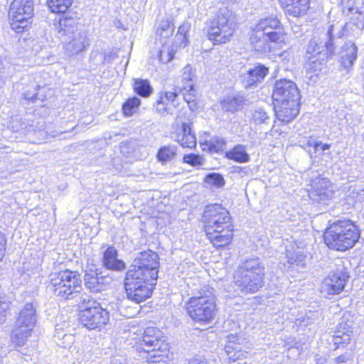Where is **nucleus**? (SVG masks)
<instances>
[{
    "label": "nucleus",
    "mask_w": 364,
    "mask_h": 364,
    "mask_svg": "<svg viewBox=\"0 0 364 364\" xmlns=\"http://www.w3.org/2000/svg\"><path fill=\"white\" fill-rule=\"evenodd\" d=\"M320 317V313L317 311L305 312L301 314L298 318H296L295 324L298 327V331L301 328L303 334H306L305 328L309 326L314 324L315 321Z\"/></svg>",
    "instance_id": "nucleus-31"
},
{
    "label": "nucleus",
    "mask_w": 364,
    "mask_h": 364,
    "mask_svg": "<svg viewBox=\"0 0 364 364\" xmlns=\"http://www.w3.org/2000/svg\"><path fill=\"white\" fill-rule=\"evenodd\" d=\"M153 343H151V342L146 343V345H148V346H152V344H153Z\"/></svg>",
    "instance_id": "nucleus-56"
},
{
    "label": "nucleus",
    "mask_w": 364,
    "mask_h": 364,
    "mask_svg": "<svg viewBox=\"0 0 364 364\" xmlns=\"http://www.w3.org/2000/svg\"><path fill=\"white\" fill-rule=\"evenodd\" d=\"M48 278V290L60 300L74 299L82 289L81 275L77 271L65 269L53 272Z\"/></svg>",
    "instance_id": "nucleus-2"
},
{
    "label": "nucleus",
    "mask_w": 364,
    "mask_h": 364,
    "mask_svg": "<svg viewBox=\"0 0 364 364\" xmlns=\"http://www.w3.org/2000/svg\"><path fill=\"white\" fill-rule=\"evenodd\" d=\"M255 28L275 43H280L285 41V31L280 21L274 16L261 18Z\"/></svg>",
    "instance_id": "nucleus-14"
},
{
    "label": "nucleus",
    "mask_w": 364,
    "mask_h": 364,
    "mask_svg": "<svg viewBox=\"0 0 364 364\" xmlns=\"http://www.w3.org/2000/svg\"><path fill=\"white\" fill-rule=\"evenodd\" d=\"M225 144V140L220 136H214L208 141L210 150L214 152L223 150Z\"/></svg>",
    "instance_id": "nucleus-48"
},
{
    "label": "nucleus",
    "mask_w": 364,
    "mask_h": 364,
    "mask_svg": "<svg viewBox=\"0 0 364 364\" xmlns=\"http://www.w3.org/2000/svg\"><path fill=\"white\" fill-rule=\"evenodd\" d=\"M341 320L334 331L333 338H340L341 341H350L353 336L352 331L353 321L348 319L346 316H343Z\"/></svg>",
    "instance_id": "nucleus-28"
},
{
    "label": "nucleus",
    "mask_w": 364,
    "mask_h": 364,
    "mask_svg": "<svg viewBox=\"0 0 364 364\" xmlns=\"http://www.w3.org/2000/svg\"><path fill=\"white\" fill-rule=\"evenodd\" d=\"M178 105V94L176 92L166 91L159 93L155 107L159 113L164 114L166 112L173 114V110Z\"/></svg>",
    "instance_id": "nucleus-22"
},
{
    "label": "nucleus",
    "mask_w": 364,
    "mask_h": 364,
    "mask_svg": "<svg viewBox=\"0 0 364 364\" xmlns=\"http://www.w3.org/2000/svg\"><path fill=\"white\" fill-rule=\"evenodd\" d=\"M55 27L59 37L64 43L68 41V38L70 36H73L79 31H83L79 29L77 20L75 18L68 17V16L60 18L58 22L55 23Z\"/></svg>",
    "instance_id": "nucleus-21"
},
{
    "label": "nucleus",
    "mask_w": 364,
    "mask_h": 364,
    "mask_svg": "<svg viewBox=\"0 0 364 364\" xmlns=\"http://www.w3.org/2000/svg\"><path fill=\"white\" fill-rule=\"evenodd\" d=\"M246 101L243 95L228 96L221 102L222 109L225 112L234 113L241 109L246 104Z\"/></svg>",
    "instance_id": "nucleus-29"
},
{
    "label": "nucleus",
    "mask_w": 364,
    "mask_h": 364,
    "mask_svg": "<svg viewBox=\"0 0 364 364\" xmlns=\"http://www.w3.org/2000/svg\"><path fill=\"white\" fill-rule=\"evenodd\" d=\"M264 267L258 258H250L240 264L234 275V282L245 294L257 292L263 286Z\"/></svg>",
    "instance_id": "nucleus-3"
},
{
    "label": "nucleus",
    "mask_w": 364,
    "mask_h": 364,
    "mask_svg": "<svg viewBox=\"0 0 364 364\" xmlns=\"http://www.w3.org/2000/svg\"><path fill=\"white\" fill-rule=\"evenodd\" d=\"M351 197L356 203L364 202V188H355L351 193Z\"/></svg>",
    "instance_id": "nucleus-52"
},
{
    "label": "nucleus",
    "mask_w": 364,
    "mask_h": 364,
    "mask_svg": "<svg viewBox=\"0 0 364 364\" xmlns=\"http://www.w3.org/2000/svg\"><path fill=\"white\" fill-rule=\"evenodd\" d=\"M142 341H162L160 339L161 331L157 327H147L144 332Z\"/></svg>",
    "instance_id": "nucleus-45"
},
{
    "label": "nucleus",
    "mask_w": 364,
    "mask_h": 364,
    "mask_svg": "<svg viewBox=\"0 0 364 364\" xmlns=\"http://www.w3.org/2000/svg\"><path fill=\"white\" fill-rule=\"evenodd\" d=\"M310 188L308 189L310 199L318 203L326 204L331 200L334 191L331 181L324 177L316 176L310 179Z\"/></svg>",
    "instance_id": "nucleus-13"
},
{
    "label": "nucleus",
    "mask_w": 364,
    "mask_h": 364,
    "mask_svg": "<svg viewBox=\"0 0 364 364\" xmlns=\"http://www.w3.org/2000/svg\"><path fill=\"white\" fill-rule=\"evenodd\" d=\"M121 148H122V149H123V148H124V144L121 146Z\"/></svg>",
    "instance_id": "nucleus-58"
},
{
    "label": "nucleus",
    "mask_w": 364,
    "mask_h": 364,
    "mask_svg": "<svg viewBox=\"0 0 364 364\" xmlns=\"http://www.w3.org/2000/svg\"><path fill=\"white\" fill-rule=\"evenodd\" d=\"M191 125L188 122L180 123L177 118L173 125V131L171 132V138L181 146L193 149L196 146V137Z\"/></svg>",
    "instance_id": "nucleus-17"
},
{
    "label": "nucleus",
    "mask_w": 364,
    "mask_h": 364,
    "mask_svg": "<svg viewBox=\"0 0 364 364\" xmlns=\"http://www.w3.org/2000/svg\"><path fill=\"white\" fill-rule=\"evenodd\" d=\"M33 0H14L9 12L11 28L16 33L23 32L33 15Z\"/></svg>",
    "instance_id": "nucleus-10"
},
{
    "label": "nucleus",
    "mask_w": 364,
    "mask_h": 364,
    "mask_svg": "<svg viewBox=\"0 0 364 364\" xmlns=\"http://www.w3.org/2000/svg\"><path fill=\"white\" fill-rule=\"evenodd\" d=\"M85 286L90 292L97 293L105 289L110 282V278L102 275L100 269H90L84 277Z\"/></svg>",
    "instance_id": "nucleus-19"
},
{
    "label": "nucleus",
    "mask_w": 364,
    "mask_h": 364,
    "mask_svg": "<svg viewBox=\"0 0 364 364\" xmlns=\"http://www.w3.org/2000/svg\"><path fill=\"white\" fill-rule=\"evenodd\" d=\"M225 157L237 163H247L250 160L245 146L242 144H237L230 151H226Z\"/></svg>",
    "instance_id": "nucleus-33"
},
{
    "label": "nucleus",
    "mask_w": 364,
    "mask_h": 364,
    "mask_svg": "<svg viewBox=\"0 0 364 364\" xmlns=\"http://www.w3.org/2000/svg\"><path fill=\"white\" fill-rule=\"evenodd\" d=\"M204 231L216 247L230 243L233 237V225L228 210L222 205L215 203L206 205L203 214Z\"/></svg>",
    "instance_id": "nucleus-1"
},
{
    "label": "nucleus",
    "mask_w": 364,
    "mask_h": 364,
    "mask_svg": "<svg viewBox=\"0 0 364 364\" xmlns=\"http://www.w3.org/2000/svg\"><path fill=\"white\" fill-rule=\"evenodd\" d=\"M235 343L225 346V352L229 362H236L246 358V355L242 352Z\"/></svg>",
    "instance_id": "nucleus-38"
},
{
    "label": "nucleus",
    "mask_w": 364,
    "mask_h": 364,
    "mask_svg": "<svg viewBox=\"0 0 364 364\" xmlns=\"http://www.w3.org/2000/svg\"><path fill=\"white\" fill-rule=\"evenodd\" d=\"M6 247V238L4 234L0 232V262L3 259Z\"/></svg>",
    "instance_id": "nucleus-53"
},
{
    "label": "nucleus",
    "mask_w": 364,
    "mask_h": 364,
    "mask_svg": "<svg viewBox=\"0 0 364 364\" xmlns=\"http://www.w3.org/2000/svg\"><path fill=\"white\" fill-rule=\"evenodd\" d=\"M227 339H228L227 341H229V342L233 341H232L233 339L238 341V340L241 339V336L237 333H235V334L231 333V334L227 336Z\"/></svg>",
    "instance_id": "nucleus-55"
},
{
    "label": "nucleus",
    "mask_w": 364,
    "mask_h": 364,
    "mask_svg": "<svg viewBox=\"0 0 364 364\" xmlns=\"http://www.w3.org/2000/svg\"><path fill=\"white\" fill-rule=\"evenodd\" d=\"M178 151V148L175 144L162 146L158 150L156 159L161 164L165 165L176 160Z\"/></svg>",
    "instance_id": "nucleus-30"
},
{
    "label": "nucleus",
    "mask_w": 364,
    "mask_h": 364,
    "mask_svg": "<svg viewBox=\"0 0 364 364\" xmlns=\"http://www.w3.org/2000/svg\"><path fill=\"white\" fill-rule=\"evenodd\" d=\"M250 122L259 125L262 124H268L270 121V117L262 107H255L250 110Z\"/></svg>",
    "instance_id": "nucleus-34"
},
{
    "label": "nucleus",
    "mask_w": 364,
    "mask_h": 364,
    "mask_svg": "<svg viewBox=\"0 0 364 364\" xmlns=\"http://www.w3.org/2000/svg\"><path fill=\"white\" fill-rule=\"evenodd\" d=\"M140 100L137 97H133L128 99L123 105V112L126 116H131L134 109H136L140 105Z\"/></svg>",
    "instance_id": "nucleus-44"
},
{
    "label": "nucleus",
    "mask_w": 364,
    "mask_h": 364,
    "mask_svg": "<svg viewBox=\"0 0 364 364\" xmlns=\"http://www.w3.org/2000/svg\"><path fill=\"white\" fill-rule=\"evenodd\" d=\"M156 284L155 281L152 282L149 279L137 277L131 273H126L124 278V288L127 298L136 304L151 296Z\"/></svg>",
    "instance_id": "nucleus-9"
},
{
    "label": "nucleus",
    "mask_w": 364,
    "mask_h": 364,
    "mask_svg": "<svg viewBox=\"0 0 364 364\" xmlns=\"http://www.w3.org/2000/svg\"><path fill=\"white\" fill-rule=\"evenodd\" d=\"M274 107L278 120L288 123L298 115L300 102H274Z\"/></svg>",
    "instance_id": "nucleus-18"
},
{
    "label": "nucleus",
    "mask_w": 364,
    "mask_h": 364,
    "mask_svg": "<svg viewBox=\"0 0 364 364\" xmlns=\"http://www.w3.org/2000/svg\"><path fill=\"white\" fill-rule=\"evenodd\" d=\"M191 26L188 23H184L178 28L175 37V44L177 48H185L188 44L187 34L189 32Z\"/></svg>",
    "instance_id": "nucleus-35"
},
{
    "label": "nucleus",
    "mask_w": 364,
    "mask_h": 364,
    "mask_svg": "<svg viewBox=\"0 0 364 364\" xmlns=\"http://www.w3.org/2000/svg\"><path fill=\"white\" fill-rule=\"evenodd\" d=\"M184 100L188 103L191 109L196 106V95L194 87L193 90H182Z\"/></svg>",
    "instance_id": "nucleus-51"
},
{
    "label": "nucleus",
    "mask_w": 364,
    "mask_h": 364,
    "mask_svg": "<svg viewBox=\"0 0 364 364\" xmlns=\"http://www.w3.org/2000/svg\"><path fill=\"white\" fill-rule=\"evenodd\" d=\"M181 82L183 85L181 90H193V87H194V74L191 65H186L183 68Z\"/></svg>",
    "instance_id": "nucleus-39"
},
{
    "label": "nucleus",
    "mask_w": 364,
    "mask_h": 364,
    "mask_svg": "<svg viewBox=\"0 0 364 364\" xmlns=\"http://www.w3.org/2000/svg\"><path fill=\"white\" fill-rule=\"evenodd\" d=\"M358 58V47L353 41L346 42L340 51V63L346 69L350 68Z\"/></svg>",
    "instance_id": "nucleus-27"
},
{
    "label": "nucleus",
    "mask_w": 364,
    "mask_h": 364,
    "mask_svg": "<svg viewBox=\"0 0 364 364\" xmlns=\"http://www.w3.org/2000/svg\"><path fill=\"white\" fill-rule=\"evenodd\" d=\"M65 43L66 52L73 55L82 52L86 46L89 45L87 33L85 31H79L73 36L68 38Z\"/></svg>",
    "instance_id": "nucleus-25"
},
{
    "label": "nucleus",
    "mask_w": 364,
    "mask_h": 364,
    "mask_svg": "<svg viewBox=\"0 0 364 364\" xmlns=\"http://www.w3.org/2000/svg\"><path fill=\"white\" fill-rule=\"evenodd\" d=\"M299 146L301 147H302L304 149H305L306 151H307L309 154H311V147H314L315 153L319 149V148L323 151H325L330 149V144H322V143L321 141L313 139L312 136L307 137L306 141H299Z\"/></svg>",
    "instance_id": "nucleus-36"
},
{
    "label": "nucleus",
    "mask_w": 364,
    "mask_h": 364,
    "mask_svg": "<svg viewBox=\"0 0 364 364\" xmlns=\"http://www.w3.org/2000/svg\"><path fill=\"white\" fill-rule=\"evenodd\" d=\"M234 29L235 22L230 11L220 10L217 18L211 21L208 36L214 44L225 43L230 41Z\"/></svg>",
    "instance_id": "nucleus-8"
},
{
    "label": "nucleus",
    "mask_w": 364,
    "mask_h": 364,
    "mask_svg": "<svg viewBox=\"0 0 364 364\" xmlns=\"http://www.w3.org/2000/svg\"><path fill=\"white\" fill-rule=\"evenodd\" d=\"M183 161L192 166H201L204 163L203 156L195 154H189L184 155L183 158Z\"/></svg>",
    "instance_id": "nucleus-49"
},
{
    "label": "nucleus",
    "mask_w": 364,
    "mask_h": 364,
    "mask_svg": "<svg viewBox=\"0 0 364 364\" xmlns=\"http://www.w3.org/2000/svg\"><path fill=\"white\" fill-rule=\"evenodd\" d=\"M286 258L289 265H296L297 267L305 266L306 256L304 255L301 250H287Z\"/></svg>",
    "instance_id": "nucleus-37"
},
{
    "label": "nucleus",
    "mask_w": 364,
    "mask_h": 364,
    "mask_svg": "<svg viewBox=\"0 0 364 364\" xmlns=\"http://www.w3.org/2000/svg\"><path fill=\"white\" fill-rule=\"evenodd\" d=\"M205 182L210 185L220 188L225 185L223 176L217 173H211L206 176Z\"/></svg>",
    "instance_id": "nucleus-47"
},
{
    "label": "nucleus",
    "mask_w": 364,
    "mask_h": 364,
    "mask_svg": "<svg viewBox=\"0 0 364 364\" xmlns=\"http://www.w3.org/2000/svg\"><path fill=\"white\" fill-rule=\"evenodd\" d=\"M159 267V255L151 250L144 251L139 252L134 259L127 273L149 279L154 282L158 279Z\"/></svg>",
    "instance_id": "nucleus-6"
},
{
    "label": "nucleus",
    "mask_w": 364,
    "mask_h": 364,
    "mask_svg": "<svg viewBox=\"0 0 364 364\" xmlns=\"http://www.w3.org/2000/svg\"><path fill=\"white\" fill-rule=\"evenodd\" d=\"M173 28L168 21H162L158 29L157 34L163 38H168L173 34Z\"/></svg>",
    "instance_id": "nucleus-50"
},
{
    "label": "nucleus",
    "mask_w": 364,
    "mask_h": 364,
    "mask_svg": "<svg viewBox=\"0 0 364 364\" xmlns=\"http://www.w3.org/2000/svg\"><path fill=\"white\" fill-rule=\"evenodd\" d=\"M342 11L343 13L346 14H358L363 18V21H360L358 23V27L364 28V12L359 10L358 7L354 6L350 1H345V0H342L341 1Z\"/></svg>",
    "instance_id": "nucleus-43"
},
{
    "label": "nucleus",
    "mask_w": 364,
    "mask_h": 364,
    "mask_svg": "<svg viewBox=\"0 0 364 364\" xmlns=\"http://www.w3.org/2000/svg\"><path fill=\"white\" fill-rule=\"evenodd\" d=\"M324 60H321L319 57L309 60V63L307 67V72L311 75H317L321 70L323 67V62Z\"/></svg>",
    "instance_id": "nucleus-46"
},
{
    "label": "nucleus",
    "mask_w": 364,
    "mask_h": 364,
    "mask_svg": "<svg viewBox=\"0 0 364 364\" xmlns=\"http://www.w3.org/2000/svg\"><path fill=\"white\" fill-rule=\"evenodd\" d=\"M147 353H149L150 362L154 364H167L173 358V353L166 347L147 350Z\"/></svg>",
    "instance_id": "nucleus-32"
},
{
    "label": "nucleus",
    "mask_w": 364,
    "mask_h": 364,
    "mask_svg": "<svg viewBox=\"0 0 364 364\" xmlns=\"http://www.w3.org/2000/svg\"><path fill=\"white\" fill-rule=\"evenodd\" d=\"M333 31L334 26L331 25L326 33L324 46L321 45V43L316 38L310 40L306 48V55L309 60L316 57L321 58V60H326L336 54V36Z\"/></svg>",
    "instance_id": "nucleus-12"
},
{
    "label": "nucleus",
    "mask_w": 364,
    "mask_h": 364,
    "mask_svg": "<svg viewBox=\"0 0 364 364\" xmlns=\"http://www.w3.org/2000/svg\"><path fill=\"white\" fill-rule=\"evenodd\" d=\"M250 41L252 48L256 52L264 54L270 52L272 43H274L255 28L252 29Z\"/></svg>",
    "instance_id": "nucleus-26"
},
{
    "label": "nucleus",
    "mask_w": 364,
    "mask_h": 364,
    "mask_svg": "<svg viewBox=\"0 0 364 364\" xmlns=\"http://www.w3.org/2000/svg\"><path fill=\"white\" fill-rule=\"evenodd\" d=\"M360 237L358 228L350 221H338L326 229L323 240L331 249L344 251L355 245Z\"/></svg>",
    "instance_id": "nucleus-4"
},
{
    "label": "nucleus",
    "mask_w": 364,
    "mask_h": 364,
    "mask_svg": "<svg viewBox=\"0 0 364 364\" xmlns=\"http://www.w3.org/2000/svg\"><path fill=\"white\" fill-rule=\"evenodd\" d=\"M177 49L178 48L175 43L171 48L164 46L162 49L159 52V59L160 62L162 63H168L170 62L173 58Z\"/></svg>",
    "instance_id": "nucleus-42"
},
{
    "label": "nucleus",
    "mask_w": 364,
    "mask_h": 364,
    "mask_svg": "<svg viewBox=\"0 0 364 364\" xmlns=\"http://www.w3.org/2000/svg\"><path fill=\"white\" fill-rule=\"evenodd\" d=\"M267 73V67L261 64L255 65L240 75L242 83L246 89L251 88L261 82Z\"/></svg>",
    "instance_id": "nucleus-20"
},
{
    "label": "nucleus",
    "mask_w": 364,
    "mask_h": 364,
    "mask_svg": "<svg viewBox=\"0 0 364 364\" xmlns=\"http://www.w3.org/2000/svg\"><path fill=\"white\" fill-rule=\"evenodd\" d=\"M73 0H47V4L53 13H65L71 6Z\"/></svg>",
    "instance_id": "nucleus-41"
},
{
    "label": "nucleus",
    "mask_w": 364,
    "mask_h": 364,
    "mask_svg": "<svg viewBox=\"0 0 364 364\" xmlns=\"http://www.w3.org/2000/svg\"><path fill=\"white\" fill-rule=\"evenodd\" d=\"M134 90L137 95L144 97L149 96L152 92V87L146 80L136 79Z\"/></svg>",
    "instance_id": "nucleus-40"
},
{
    "label": "nucleus",
    "mask_w": 364,
    "mask_h": 364,
    "mask_svg": "<svg viewBox=\"0 0 364 364\" xmlns=\"http://www.w3.org/2000/svg\"><path fill=\"white\" fill-rule=\"evenodd\" d=\"M82 309L80 314V320L82 325L90 329L101 328L109 321V313L103 309L100 304L90 299L89 296L82 298Z\"/></svg>",
    "instance_id": "nucleus-7"
},
{
    "label": "nucleus",
    "mask_w": 364,
    "mask_h": 364,
    "mask_svg": "<svg viewBox=\"0 0 364 364\" xmlns=\"http://www.w3.org/2000/svg\"><path fill=\"white\" fill-rule=\"evenodd\" d=\"M75 127V125H73V126L70 128V130H73Z\"/></svg>",
    "instance_id": "nucleus-57"
},
{
    "label": "nucleus",
    "mask_w": 364,
    "mask_h": 364,
    "mask_svg": "<svg viewBox=\"0 0 364 364\" xmlns=\"http://www.w3.org/2000/svg\"><path fill=\"white\" fill-rule=\"evenodd\" d=\"M39 87V85H37L35 88V90H36V88ZM38 94L36 92V91L31 92L30 91H27L23 94L24 99L29 101L34 102L37 100Z\"/></svg>",
    "instance_id": "nucleus-54"
},
{
    "label": "nucleus",
    "mask_w": 364,
    "mask_h": 364,
    "mask_svg": "<svg viewBox=\"0 0 364 364\" xmlns=\"http://www.w3.org/2000/svg\"><path fill=\"white\" fill-rule=\"evenodd\" d=\"M37 321L36 309L32 303H27L20 311L11 332L13 338L23 340L31 336Z\"/></svg>",
    "instance_id": "nucleus-11"
},
{
    "label": "nucleus",
    "mask_w": 364,
    "mask_h": 364,
    "mask_svg": "<svg viewBox=\"0 0 364 364\" xmlns=\"http://www.w3.org/2000/svg\"><path fill=\"white\" fill-rule=\"evenodd\" d=\"M282 4L286 14L293 17L305 15L310 4V0H279Z\"/></svg>",
    "instance_id": "nucleus-24"
},
{
    "label": "nucleus",
    "mask_w": 364,
    "mask_h": 364,
    "mask_svg": "<svg viewBox=\"0 0 364 364\" xmlns=\"http://www.w3.org/2000/svg\"><path fill=\"white\" fill-rule=\"evenodd\" d=\"M300 92L296 85L289 80L276 81L272 93L274 102H300Z\"/></svg>",
    "instance_id": "nucleus-15"
},
{
    "label": "nucleus",
    "mask_w": 364,
    "mask_h": 364,
    "mask_svg": "<svg viewBox=\"0 0 364 364\" xmlns=\"http://www.w3.org/2000/svg\"><path fill=\"white\" fill-rule=\"evenodd\" d=\"M349 275L346 269L331 272L322 282L321 292L327 296L338 294L344 289Z\"/></svg>",
    "instance_id": "nucleus-16"
},
{
    "label": "nucleus",
    "mask_w": 364,
    "mask_h": 364,
    "mask_svg": "<svg viewBox=\"0 0 364 364\" xmlns=\"http://www.w3.org/2000/svg\"><path fill=\"white\" fill-rule=\"evenodd\" d=\"M213 288L203 289L199 295L191 297L187 303V313L196 322L208 323L213 318L216 310L215 296Z\"/></svg>",
    "instance_id": "nucleus-5"
},
{
    "label": "nucleus",
    "mask_w": 364,
    "mask_h": 364,
    "mask_svg": "<svg viewBox=\"0 0 364 364\" xmlns=\"http://www.w3.org/2000/svg\"><path fill=\"white\" fill-rule=\"evenodd\" d=\"M118 253L116 248L113 246L108 247L103 252L102 264L109 270L122 272L126 269L125 262L118 259Z\"/></svg>",
    "instance_id": "nucleus-23"
}]
</instances>
